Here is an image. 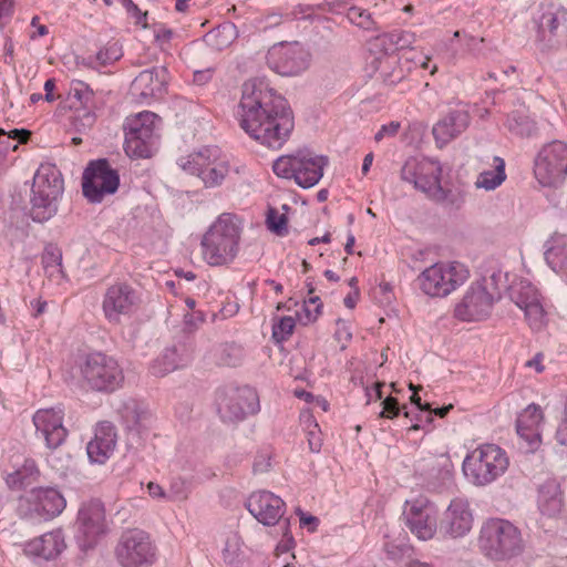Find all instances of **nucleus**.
Masks as SVG:
<instances>
[{
  "label": "nucleus",
  "mask_w": 567,
  "mask_h": 567,
  "mask_svg": "<svg viewBox=\"0 0 567 567\" xmlns=\"http://www.w3.org/2000/svg\"><path fill=\"white\" fill-rule=\"evenodd\" d=\"M121 49L114 43L107 45L103 50H100L96 54V59L102 65H106L114 61H117L121 58Z\"/></svg>",
  "instance_id": "864d4df0"
},
{
  "label": "nucleus",
  "mask_w": 567,
  "mask_h": 567,
  "mask_svg": "<svg viewBox=\"0 0 567 567\" xmlns=\"http://www.w3.org/2000/svg\"><path fill=\"white\" fill-rule=\"evenodd\" d=\"M116 556L123 567H148L156 559V549L148 534L132 529L122 535Z\"/></svg>",
  "instance_id": "ddd939ff"
},
{
  "label": "nucleus",
  "mask_w": 567,
  "mask_h": 567,
  "mask_svg": "<svg viewBox=\"0 0 567 567\" xmlns=\"http://www.w3.org/2000/svg\"><path fill=\"white\" fill-rule=\"evenodd\" d=\"M79 533L85 540V546L91 547L99 536L105 532V512L103 504L93 499L82 505L78 515Z\"/></svg>",
  "instance_id": "5701e85b"
},
{
  "label": "nucleus",
  "mask_w": 567,
  "mask_h": 567,
  "mask_svg": "<svg viewBox=\"0 0 567 567\" xmlns=\"http://www.w3.org/2000/svg\"><path fill=\"white\" fill-rule=\"evenodd\" d=\"M193 358V350L186 343L174 344L166 348L163 353L153 362L152 374L164 377L177 369L186 367Z\"/></svg>",
  "instance_id": "cd10ccee"
},
{
  "label": "nucleus",
  "mask_w": 567,
  "mask_h": 567,
  "mask_svg": "<svg viewBox=\"0 0 567 567\" xmlns=\"http://www.w3.org/2000/svg\"><path fill=\"white\" fill-rule=\"evenodd\" d=\"M468 270L460 262H436L419 276L421 290L431 297H445L463 285Z\"/></svg>",
  "instance_id": "9d476101"
},
{
  "label": "nucleus",
  "mask_w": 567,
  "mask_h": 567,
  "mask_svg": "<svg viewBox=\"0 0 567 567\" xmlns=\"http://www.w3.org/2000/svg\"><path fill=\"white\" fill-rule=\"evenodd\" d=\"M473 523L470 503L464 498H454L442 515L439 532L444 538H462L471 532Z\"/></svg>",
  "instance_id": "a211bd4d"
},
{
  "label": "nucleus",
  "mask_w": 567,
  "mask_h": 567,
  "mask_svg": "<svg viewBox=\"0 0 567 567\" xmlns=\"http://www.w3.org/2000/svg\"><path fill=\"white\" fill-rule=\"evenodd\" d=\"M237 118L251 138L272 150L281 148L295 127L288 101L262 79L243 84Z\"/></svg>",
  "instance_id": "f257e3e1"
},
{
  "label": "nucleus",
  "mask_w": 567,
  "mask_h": 567,
  "mask_svg": "<svg viewBox=\"0 0 567 567\" xmlns=\"http://www.w3.org/2000/svg\"><path fill=\"white\" fill-rule=\"evenodd\" d=\"M539 25L544 30H548L554 37L567 35V9L563 6L555 7L550 4L542 14Z\"/></svg>",
  "instance_id": "f704fd0d"
},
{
  "label": "nucleus",
  "mask_w": 567,
  "mask_h": 567,
  "mask_svg": "<svg viewBox=\"0 0 567 567\" xmlns=\"http://www.w3.org/2000/svg\"><path fill=\"white\" fill-rule=\"evenodd\" d=\"M42 262L45 269L58 268L60 270L62 266V255L56 248H47L42 257Z\"/></svg>",
  "instance_id": "5fc2aeb1"
},
{
  "label": "nucleus",
  "mask_w": 567,
  "mask_h": 567,
  "mask_svg": "<svg viewBox=\"0 0 567 567\" xmlns=\"http://www.w3.org/2000/svg\"><path fill=\"white\" fill-rule=\"evenodd\" d=\"M31 132L24 128H14L4 136L11 140H18L19 143L24 144L30 138Z\"/></svg>",
  "instance_id": "69168bd1"
},
{
  "label": "nucleus",
  "mask_w": 567,
  "mask_h": 567,
  "mask_svg": "<svg viewBox=\"0 0 567 567\" xmlns=\"http://www.w3.org/2000/svg\"><path fill=\"white\" fill-rule=\"evenodd\" d=\"M161 117L150 111L127 117L124 124V151L131 158H150L157 148Z\"/></svg>",
  "instance_id": "423d86ee"
},
{
  "label": "nucleus",
  "mask_w": 567,
  "mask_h": 567,
  "mask_svg": "<svg viewBox=\"0 0 567 567\" xmlns=\"http://www.w3.org/2000/svg\"><path fill=\"white\" fill-rule=\"evenodd\" d=\"M64 411L61 408L41 409L33 415V424L37 434H40L49 449L55 450L61 446L66 436L68 430L63 426Z\"/></svg>",
  "instance_id": "412c9836"
},
{
  "label": "nucleus",
  "mask_w": 567,
  "mask_h": 567,
  "mask_svg": "<svg viewBox=\"0 0 567 567\" xmlns=\"http://www.w3.org/2000/svg\"><path fill=\"white\" fill-rule=\"evenodd\" d=\"M534 175L543 186L563 184L567 176V143L556 140L545 144L535 156Z\"/></svg>",
  "instance_id": "9b49d317"
},
{
  "label": "nucleus",
  "mask_w": 567,
  "mask_h": 567,
  "mask_svg": "<svg viewBox=\"0 0 567 567\" xmlns=\"http://www.w3.org/2000/svg\"><path fill=\"white\" fill-rule=\"evenodd\" d=\"M296 322L290 316H286L279 319L278 322L272 326V339L276 342H282L287 340L293 332Z\"/></svg>",
  "instance_id": "de8ad7c7"
},
{
  "label": "nucleus",
  "mask_w": 567,
  "mask_h": 567,
  "mask_svg": "<svg viewBox=\"0 0 567 567\" xmlns=\"http://www.w3.org/2000/svg\"><path fill=\"white\" fill-rule=\"evenodd\" d=\"M403 516L406 527L420 540L432 539L439 529L436 512L425 499H415L408 504Z\"/></svg>",
  "instance_id": "6ab92c4d"
},
{
  "label": "nucleus",
  "mask_w": 567,
  "mask_h": 567,
  "mask_svg": "<svg viewBox=\"0 0 567 567\" xmlns=\"http://www.w3.org/2000/svg\"><path fill=\"white\" fill-rule=\"evenodd\" d=\"M31 511L40 520H49L61 514L65 499L55 488H39L32 491Z\"/></svg>",
  "instance_id": "c85d7f7f"
},
{
  "label": "nucleus",
  "mask_w": 567,
  "mask_h": 567,
  "mask_svg": "<svg viewBox=\"0 0 567 567\" xmlns=\"http://www.w3.org/2000/svg\"><path fill=\"white\" fill-rule=\"evenodd\" d=\"M70 95L79 101L81 105L89 106L93 101L94 93L85 82L73 80L71 82Z\"/></svg>",
  "instance_id": "49530a36"
},
{
  "label": "nucleus",
  "mask_w": 567,
  "mask_h": 567,
  "mask_svg": "<svg viewBox=\"0 0 567 567\" xmlns=\"http://www.w3.org/2000/svg\"><path fill=\"white\" fill-rule=\"evenodd\" d=\"M486 164L489 169H483L476 181L475 187L485 190H494L501 186L506 179L505 161L499 156H492Z\"/></svg>",
  "instance_id": "2f4dec72"
},
{
  "label": "nucleus",
  "mask_w": 567,
  "mask_h": 567,
  "mask_svg": "<svg viewBox=\"0 0 567 567\" xmlns=\"http://www.w3.org/2000/svg\"><path fill=\"white\" fill-rule=\"evenodd\" d=\"M141 302L138 292L126 282L110 286L103 298L102 309L110 322L118 323L122 316H131Z\"/></svg>",
  "instance_id": "f3484780"
},
{
  "label": "nucleus",
  "mask_w": 567,
  "mask_h": 567,
  "mask_svg": "<svg viewBox=\"0 0 567 567\" xmlns=\"http://www.w3.org/2000/svg\"><path fill=\"white\" fill-rule=\"evenodd\" d=\"M508 131L519 137H530L537 132V124L525 106L512 111L506 120Z\"/></svg>",
  "instance_id": "72a5a7b5"
},
{
  "label": "nucleus",
  "mask_w": 567,
  "mask_h": 567,
  "mask_svg": "<svg viewBox=\"0 0 567 567\" xmlns=\"http://www.w3.org/2000/svg\"><path fill=\"white\" fill-rule=\"evenodd\" d=\"M409 388H410V390L413 391V394L411 396V402L413 404H415L421 411H430V404L429 403L422 404L421 398L417 395V391L420 390L421 386H416V385L410 383Z\"/></svg>",
  "instance_id": "774afa93"
},
{
  "label": "nucleus",
  "mask_w": 567,
  "mask_h": 567,
  "mask_svg": "<svg viewBox=\"0 0 567 567\" xmlns=\"http://www.w3.org/2000/svg\"><path fill=\"white\" fill-rule=\"evenodd\" d=\"M543 420V411L536 404H529L516 420L517 434L525 441L527 452H534L540 445V424Z\"/></svg>",
  "instance_id": "393cba45"
},
{
  "label": "nucleus",
  "mask_w": 567,
  "mask_h": 567,
  "mask_svg": "<svg viewBox=\"0 0 567 567\" xmlns=\"http://www.w3.org/2000/svg\"><path fill=\"white\" fill-rule=\"evenodd\" d=\"M512 299L515 305L524 310L526 307L540 300V296L535 286L528 281H520L512 290Z\"/></svg>",
  "instance_id": "79ce46f5"
},
{
  "label": "nucleus",
  "mask_w": 567,
  "mask_h": 567,
  "mask_svg": "<svg viewBox=\"0 0 567 567\" xmlns=\"http://www.w3.org/2000/svg\"><path fill=\"white\" fill-rule=\"evenodd\" d=\"M368 48L371 60L374 56L391 59L390 54L396 51L393 33L389 32L374 37L369 41Z\"/></svg>",
  "instance_id": "a19ab883"
},
{
  "label": "nucleus",
  "mask_w": 567,
  "mask_h": 567,
  "mask_svg": "<svg viewBox=\"0 0 567 567\" xmlns=\"http://www.w3.org/2000/svg\"><path fill=\"white\" fill-rule=\"evenodd\" d=\"M477 546L492 560H508L524 548L520 530L509 520L488 518L480 529Z\"/></svg>",
  "instance_id": "f03ea898"
},
{
  "label": "nucleus",
  "mask_w": 567,
  "mask_h": 567,
  "mask_svg": "<svg viewBox=\"0 0 567 567\" xmlns=\"http://www.w3.org/2000/svg\"><path fill=\"white\" fill-rule=\"evenodd\" d=\"M348 18L349 20L363 28V29H370L373 24V21L371 19V14L361 8L352 7L348 11Z\"/></svg>",
  "instance_id": "09e8293b"
},
{
  "label": "nucleus",
  "mask_w": 567,
  "mask_h": 567,
  "mask_svg": "<svg viewBox=\"0 0 567 567\" xmlns=\"http://www.w3.org/2000/svg\"><path fill=\"white\" fill-rule=\"evenodd\" d=\"M382 411L380 412L381 417L393 419L400 414L399 402L393 396H388L382 401Z\"/></svg>",
  "instance_id": "6e6d98bb"
},
{
  "label": "nucleus",
  "mask_w": 567,
  "mask_h": 567,
  "mask_svg": "<svg viewBox=\"0 0 567 567\" xmlns=\"http://www.w3.org/2000/svg\"><path fill=\"white\" fill-rule=\"evenodd\" d=\"M86 385L97 392H113L118 389L124 374L118 362L103 352L89 353L80 365Z\"/></svg>",
  "instance_id": "1a4fd4ad"
},
{
  "label": "nucleus",
  "mask_w": 567,
  "mask_h": 567,
  "mask_svg": "<svg viewBox=\"0 0 567 567\" xmlns=\"http://www.w3.org/2000/svg\"><path fill=\"white\" fill-rule=\"evenodd\" d=\"M39 476V470L33 460H25L23 465L10 474L7 483L11 488H25Z\"/></svg>",
  "instance_id": "58836bf2"
},
{
  "label": "nucleus",
  "mask_w": 567,
  "mask_h": 567,
  "mask_svg": "<svg viewBox=\"0 0 567 567\" xmlns=\"http://www.w3.org/2000/svg\"><path fill=\"white\" fill-rule=\"evenodd\" d=\"M392 33L394 37V45L396 47V51L405 49L411 45L413 41V35L410 32L393 31Z\"/></svg>",
  "instance_id": "bf43d9fd"
},
{
  "label": "nucleus",
  "mask_w": 567,
  "mask_h": 567,
  "mask_svg": "<svg viewBox=\"0 0 567 567\" xmlns=\"http://www.w3.org/2000/svg\"><path fill=\"white\" fill-rule=\"evenodd\" d=\"M66 547L62 529H53L24 545L28 556L51 560L56 558Z\"/></svg>",
  "instance_id": "bb28decb"
},
{
  "label": "nucleus",
  "mask_w": 567,
  "mask_h": 567,
  "mask_svg": "<svg viewBox=\"0 0 567 567\" xmlns=\"http://www.w3.org/2000/svg\"><path fill=\"white\" fill-rule=\"evenodd\" d=\"M115 446V426L107 421L100 422L95 427L94 437L87 443V456L93 463L104 464L113 454Z\"/></svg>",
  "instance_id": "a878e982"
},
{
  "label": "nucleus",
  "mask_w": 567,
  "mask_h": 567,
  "mask_svg": "<svg viewBox=\"0 0 567 567\" xmlns=\"http://www.w3.org/2000/svg\"><path fill=\"white\" fill-rule=\"evenodd\" d=\"M240 230L235 217L220 215L202 239L204 259L210 266L231 262L238 254Z\"/></svg>",
  "instance_id": "7ed1b4c3"
},
{
  "label": "nucleus",
  "mask_w": 567,
  "mask_h": 567,
  "mask_svg": "<svg viewBox=\"0 0 567 567\" xmlns=\"http://www.w3.org/2000/svg\"><path fill=\"white\" fill-rule=\"evenodd\" d=\"M178 165L188 174L197 176L207 188L220 186L230 171L229 161L217 146H205L182 157Z\"/></svg>",
  "instance_id": "0eeeda50"
},
{
  "label": "nucleus",
  "mask_w": 567,
  "mask_h": 567,
  "mask_svg": "<svg viewBox=\"0 0 567 567\" xmlns=\"http://www.w3.org/2000/svg\"><path fill=\"white\" fill-rule=\"evenodd\" d=\"M243 542L237 533H230L225 539V546L221 549L223 560L230 566H237L243 560Z\"/></svg>",
  "instance_id": "37998d69"
},
{
  "label": "nucleus",
  "mask_w": 567,
  "mask_h": 567,
  "mask_svg": "<svg viewBox=\"0 0 567 567\" xmlns=\"http://www.w3.org/2000/svg\"><path fill=\"white\" fill-rule=\"evenodd\" d=\"M328 164L326 156L312 155L308 152H298L293 155H284L274 162V173L282 178H293L302 188H311L323 176Z\"/></svg>",
  "instance_id": "6e6552de"
},
{
  "label": "nucleus",
  "mask_w": 567,
  "mask_h": 567,
  "mask_svg": "<svg viewBox=\"0 0 567 567\" xmlns=\"http://www.w3.org/2000/svg\"><path fill=\"white\" fill-rule=\"evenodd\" d=\"M187 497L186 491H185V483L181 480L174 481L171 486V495L169 498L172 499H184Z\"/></svg>",
  "instance_id": "0e129e2a"
},
{
  "label": "nucleus",
  "mask_w": 567,
  "mask_h": 567,
  "mask_svg": "<svg viewBox=\"0 0 567 567\" xmlns=\"http://www.w3.org/2000/svg\"><path fill=\"white\" fill-rule=\"evenodd\" d=\"M121 417L128 431H136L137 433L146 430L152 423L151 412L135 401L124 403L121 410Z\"/></svg>",
  "instance_id": "473e14b6"
},
{
  "label": "nucleus",
  "mask_w": 567,
  "mask_h": 567,
  "mask_svg": "<svg viewBox=\"0 0 567 567\" xmlns=\"http://www.w3.org/2000/svg\"><path fill=\"white\" fill-rule=\"evenodd\" d=\"M470 121L471 116L466 110H451L432 128L436 146L443 148L460 136L468 127Z\"/></svg>",
  "instance_id": "b1692460"
},
{
  "label": "nucleus",
  "mask_w": 567,
  "mask_h": 567,
  "mask_svg": "<svg viewBox=\"0 0 567 567\" xmlns=\"http://www.w3.org/2000/svg\"><path fill=\"white\" fill-rule=\"evenodd\" d=\"M249 513L262 525L275 526L285 513V502L268 491L254 492L246 503Z\"/></svg>",
  "instance_id": "4be33fe9"
},
{
  "label": "nucleus",
  "mask_w": 567,
  "mask_h": 567,
  "mask_svg": "<svg viewBox=\"0 0 567 567\" xmlns=\"http://www.w3.org/2000/svg\"><path fill=\"white\" fill-rule=\"evenodd\" d=\"M95 122V114L89 110V106H83L78 110L74 116V126L78 131H85L93 126Z\"/></svg>",
  "instance_id": "8fccbe9b"
},
{
  "label": "nucleus",
  "mask_w": 567,
  "mask_h": 567,
  "mask_svg": "<svg viewBox=\"0 0 567 567\" xmlns=\"http://www.w3.org/2000/svg\"><path fill=\"white\" fill-rule=\"evenodd\" d=\"M309 449L313 453H318L321 449V437L318 431V424H313V430L308 431Z\"/></svg>",
  "instance_id": "052dcab7"
},
{
  "label": "nucleus",
  "mask_w": 567,
  "mask_h": 567,
  "mask_svg": "<svg viewBox=\"0 0 567 567\" xmlns=\"http://www.w3.org/2000/svg\"><path fill=\"white\" fill-rule=\"evenodd\" d=\"M506 452L496 444H482L463 461L466 478L476 486H486L501 477L508 468Z\"/></svg>",
  "instance_id": "39448f33"
},
{
  "label": "nucleus",
  "mask_w": 567,
  "mask_h": 567,
  "mask_svg": "<svg viewBox=\"0 0 567 567\" xmlns=\"http://www.w3.org/2000/svg\"><path fill=\"white\" fill-rule=\"evenodd\" d=\"M13 10V0H0V27L3 20L10 18Z\"/></svg>",
  "instance_id": "338daca9"
},
{
  "label": "nucleus",
  "mask_w": 567,
  "mask_h": 567,
  "mask_svg": "<svg viewBox=\"0 0 567 567\" xmlns=\"http://www.w3.org/2000/svg\"><path fill=\"white\" fill-rule=\"evenodd\" d=\"M441 174L440 162L427 157H410L401 168V179L412 184L427 197L441 181Z\"/></svg>",
  "instance_id": "2eb2a0df"
},
{
  "label": "nucleus",
  "mask_w": 567,
  "mask_h": 567,
  "mask_svg": "<svg viewBox=\"0 0 567 567\" xmlns=\"http://www.w3.org/2000/svg\"><path fill=\"white\" fill-rule=\"evenodd\" d=\"M384 550L388 558L396 560L404 555L405 550H408V546L403 540L399 543L388 540L384 544Z\"/></svg>",
  "instance_id": "4d7b16f0"
},
{
  "label": "nucleus",
  "mask_w": 567,
  "mask_h": 567,
  "mask_svg": "<svg viewBox=\"0 0 567 567\" xmlns=\"http://www.w3.org/2000/svg\"><path fill=\"white\" fill-rule=\"evenodd\" d=\"M538 507L543 515L555 517L563 509L561 493L556 485L544 486L539 489Z\"/></svg>",
  "instance_id": "e433bc0d"
},
{
  "label": "nucleus",
  "mask_w": 567,
  "mask_h": 567,
  "mask_svg": "<svg viewBox=\"0 0 567 567\" xmlns=\"http://www.w3.org/2000/svg\"><path fill=\"white\" fill-rule=\"evenodd\" d=\"M310 53L299 42L277 43L266 55L267 65L284 76L298 75L306 71L310 64Z\"/></svg>",
  "instance_id": "4468645a"
},
{
  "label": "nucleus",
  "mask_w": 567,
  "mask_h": 567,
  "mask_svg": "<svg viewBox=\"0 0 567 567\" xmlns=\"http://www.w3.org/2000/svg\"><path fill=\"white\" fill-rule=\"evenodd\" d=\"M429 198L450 209H460L465 203L463 193L458 190L444 189L441 185V181L431 192Z\"/></svg>",
  "instance_id": "ea45409f"
},
{
  "label": "nucleus",
  "mask_w": 567,
  "mask_h": 567,
  "mask_svg": "<svg viewBox=\"0 0 567 567\" xmlns=\"http://www.w3.org/2000/svg\"><path fill=\"white\" fill-rule=\"evenodd\" d=\"M545 260L547 265L559 275H567V236L554 235L547 241Z\"/></svg>",
  "instance_id": "7c9ffc66"
},
{
  "label": "nucleus",
  "mask_w": 567,
  "mask_h": 567,
  "mask_svg": "<svg viewBox=\"0 0 567 567\" xmlns=\"http://www.w3.org/2000/svg\"><path fill=\"white\" fill-rule=\"evenodd\" d=\"M226 30H227V28L224 27V28H217L215 30L209 31L205 35V41L213 45H216L217 49H221L223 47L227 45L228 42L227 41L218 42L217 39L219 37H221Z\"/></svg>",
  "instance_id": "e2e57ef3"
},
{
  "label": "nucleus",
  "mask_w": 567,
  "mask_h": 567,
  "mask_svg": "<svg viewBox=\"0 0 567 567\" xmlns=\"http://www.w3.org/2000/svg\"><path fill=\"white\" fill-rule=\"evenodd\" d=\"M268 228L277 235H282L287 231V217L279 215L276 210L270 209L267 217Z\"/></svg>",
  "instance_id": "3c124183"
},
{
  "label": "nucleus",
  "mask_w": 567,
  "mask_h": 567,
  "mask_svg": "<svg viewBox=\"0 0 567 567\" xmlns=\"http://www.w3.org/2000/svg\"><path fill=\"white\" fill-rule=\"evenodd\" d=\"M523 311L532 330L539 331L545 327L546 312L540 300L526 307Z\"/></svg>",
  "instance_id": "c03bdc74"
},
{
  "label": "nucleus",
  "mask_w": 567,
  "mask_h": 567,
  "mask_svg": "<svg viewBox=\"0 0 567 567\" xmlns=\"http://www.w3.org/2000/svg\"><path fill=\"white\" fill-rule=\"evenodd\" d=\"M64 190L61 172L52 164H42L33 177L31 197V217L44 223L58 212V200Z\"/></svg>",
  "instance_id": "20e7f679"
},
{
  "label": "nucleus",
  "mask_w": 567,
  "mask_h": 567,
  "mask_svg": "<svg viewBox=\"0 0 567 567\" xmlns=\"http://www.w3.org/2000/svg\"><path fill=\"white\" fill-rule=\"evenodd\" d=\"M168 81V71L165 66H154L142 71L133 81V89L140 91V95L156 96L165 92Z\"/></svg>",
  "instance_id": "c756f323"
},
{
  "label": "nucleus",
  "mask_w": 567,
  "mask_h": 567,
  "mask_svg": "<svg viewBox=\"0 0 567 567\" xmlns=\"http://www.w3.org/2000/svg\"><path fill=\"white\" fill-rule=\"evenodd\" d=\"M400 126L401 125L399 122H390L389 124L382 125L374 135L375 142H380L386 136H395L400 130Z\"/></svg>",
  "instance_id": "13d9d810"
},
{
  "label": "nucleus",
  "mask_w": 567,
  "mask_h": 567,
  "mask_svg": "<svg viewBox=\"0 0 567 567\" xmlns=\"http://www.w3.org/2000/svg\"><path fill=\"white\" fill-rule=\"evenodd\" d=\"M118 186L120 175L106 158L91 161L83 172L82 192L90 203H101L104 196L114 194Z\"/></svg>",
  "instance_id": "f8f14e48"
},
{
  "label": "nucleus",
  "mask_w": 567,
  "mask_h": 567,
  "mask_svg": "<svg viewBox=\"0 0 567 567\" xmlns=\"http://www.w3.org/2000/svg\"><path fill=\"white\" fill-rule=\"evenodd\" d=\"M334 339L340 343V349L343 351L347 349L348 343L352 339V332L343 319L337 320V330L334 332Z\"/></svg>",
  "instance_id": "603ef678"
},
{
  "label": "nucleus",
  "mask_w": 567,
  "mask_h": 567,
  "mask_svg": "<svg viewBox=\"0 0 567 567\" xmlns=\"http://www.w3.org/2000/svg\"><path fill=\"white\" fill-rule=\"evenodd\" d=\"M370 66L374 72H378L380 79L386 85H395L400 83L404 78V71L401 66L398 65L395 59H383L374 56L369 62Z\"/></svg>",
  "instance_id": "c9c22d12"
},
{
  "label": "nucleus",
  "mask_w": 567,
  "mask_h": 567,
  "mask_svg": "<svg viewBox=\"0 0 567 567\" xmlns=\"http://www.w3.org/2000/svg\"><path fill=\"white\" fill-rule=\"evenodd\" d=\"M259 411V399L249 386L231 390L219 404L221 417L229 422H239Z\"/></svg>",
  "instance_id": "aec40b11"
},
{
  "label": "nucleus",
  "mask_w": 567,
  "mask_h": 567,
  "mask_svg": "<svg viewBox=\"0 0 567 567\" xmlns=\"http://www.w3.org/2000/svg\"><path fill=\"white\" fill-rule=\"evenodd\" d=\"M215 360L221 367H238L244 360V348L235 342H226L215 349Z\"/></svg>",
  "instance_id": "4c0bfd02"
},
{
  "label": "nucleus",
  "mask_w": 567,
  "mask_h": 567,
  "mask_svg": "<svg viewBox=\"0 0 567 567\" xmlns=\"http://www.w3.org/2000/svg\"><path fill=\"white\" fill-rule=\"evenodd\" d=\"M322 310V302L318 296L310 297L303 302L302 312L298 313L299 321L302 324L315 322Z\"/></svg>",
  "instance_id": "a18cd8bd"
},
{
  "label": "nucleus",
  "mask_w": 567,
  "mask_h": 567,
  "mask_svg": "<svg viewBox=\"0 0 567 567\" xmlns=\"http://www.w3.org/2000/svg\"><path fill=\"white\" fill-rule=\"evenodd\" d=\"M495 297L487 291L485 280L472 284L456 305L455 317L462 321L486 319L493 309Z\"/></svg>",
  "instance_id": "dca6fc26"
},
{
  "label": "nucleus",
  "mask_w": 567,
  "mask_h": 567,
  "mask_svg": "<svg viewBox=\"0 0 567 567\" xmlns=\"http://www.w3.org/2000/svg\"><path fill=\"white\" fill-rule=\"evenodd\" d=\"M555 439L558 442V444L567 446V404L565 408V416L563 417L556 430Z\"/></svg>",
  "instance_id": "680f3d73"
}]
</instances>
